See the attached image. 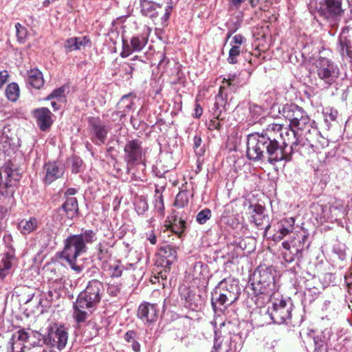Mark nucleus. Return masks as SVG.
I'll return each instance as SVG.
<instances>
[{
    "label": "nucleus",
    "instance_id": "nucleus-49",
    "mask_svg": "<svg viewBox=\"0 0 352 352\" xmlns=\"http://www.w3.org/2000/svg\"><path fill=\"white\" fill-rule=\"evenodd\" d=\"M155 208H157L159 211H162L164 210V202L162 195L156 199Z\"/></svg>",
    "mask_w": 352,
    "mask_h": 352
},
{
    "label": "nucleus",
    "instance_id": "nucleus-50",
    "mask_svg": "<svg viewBox=\"0 0 352 352\" xmlns=\"http://www.w3.org/2000/svg\"><path fill=\"white\" fill-rule=\"evenodd\" d=\"M201 138L199 136H195L193 139V146L195 149L198 148L201 144Z\"/></svg>",
    "mask_w": 352,
    "mask_h": 352
},
{
    "label": "nucleus",
    "instance_id": "nucleus-30",
    "mask_svg": "<svg viewBox=\"0 0 352 352\" xmlns=\"http://www.w3.org/2000/svg\"><path fill=\"white\" fill-rule=\"evenodd\" d=\"M137 334L134 331H129L124 334V340L131 344V347L135 352L140 351V344L137 341Z\"/></svg>",
    "mask_w": 352,
    "mask_h": 352
},
{
    "label": "nucleus",
    "instance_id": "nucleus-25",
    "mask_svg": "<svg viewBox=\"0 0 352 352\" xmlns=\"http://www.w3.org/2000/svg\"><path fill=\"white\" fill-rule=\"evenodd\" d=\"M89 43V39L86 36L73 37L67 39L65 43V48L67 52L80 50Z\"/></svg>",
    "mask_w": 352,
    "mask_h": 352
},
{
    "label": "nucleus",
    "instance_id": "nucleus-12",
    "mask_svg": "<svg viewBox=\"0 0 352 352\" xmlns=\"http://www.w3.org/2000/svg\"><path fill=\"white\" fill-rule=\"evenodd\" d=\"M149 29L146 32L133 35L129 43L126 40L122 41V50L120 53L122 58L129 56L133 52H141L148 41Z\"/></svg>",
    "mask_w": 352,
    "mask_h": 352
},
{
    "label": "nucleus",
    "instance_id": "nucleus-62",
    "mask_svg": "<svg viewBox=\"0 0 352 352\" xmlns=\"http://www.w3.org/2000/svg\"><path fill=\"white\" fill-rule=\"evenodd\" d=\"M159 275H160L161 277L163 278L162 272H159Z\"/></svg>",
    "mask_w": 352,
    "mask_h": 352
},
{
    "label": "nucleus",
    "instance_id": "nucleus-46",
    "mask_svg": "<svg viewBox=\"0 0 352 352\" xmlns=\"http://www.w3.org/2000/svg\"><path fill=\"white\" fill-rule=\"evenodd\" d=\"M345 283L347 286L348 292L350 295L352 294V272L346 273L344 275ZM352 302V298L351 299Z\"/></svg>",
    "mask_w": 352,
    "mask_h": 352
},
{
    "label": "nucleus",
    "instance_id": "nucleus-29",
    "mask_svg": "<svg viewBox=\"0 0 352 352\" xmlns=\"http://www.w3.org/2000/svg\"><path fill=\"white\" fill-rule=\"evenodd\" d=\"M314 124V122L310 120L307 115L303 116L300 120L294 124L291 128L298 133H304L307 131L309 128H311Z\"/></svg>",
    "mask_w": 352,
    "mask_h": 352
},
{
    "label": "nucleus",
    "instance_id": "nucleus-41",
    "mask_svg": "<svg viewBox=\"0 0 352 352\" xmlns=\"http://www.w3.org/2000/svg\"><path fill=\"white\" fill-rule=\"evenodd\" d=\"M292 233L287 228H283L278 225V229L276 233L274 235L273 239L274 241H281L285 236Z\"/></svg>",
    "mask_w": 352,
    "mask_h": 352
},
{
    "label": "nucleus",
    "instance_id": "nucleus-56",
    "mask_svg": "<svg viewBox=\"0 0 352 352\" xmlns=\"http://www.w3.org/2000/svg\"><path fill=\"white\" fill-rule=\"evenodd\" d=\"M260 0H250V3L252 6V7H255L258 5Z\"/></svg>",
    "mask_w": 352,
    "mask_h": 352
},
{
    "label": "nucleus",
    "instance_id": "nucleus-4",
    "mask_svg": "<svg viewBox=\"0 0 352 352\" xmlns=\"http://www.w3.org/2000/svg\"><path fill=\"white\" fill-rule=\"evenodd\" d=\"M311 208L312 213L320 223L336 221L346 213L343 201L338 199L326 204H315Z\"/></svg>",
    "mask_w": 352,
    "mask_h": 352
},
{
    "label": "nucleus",
    "instance_id": "nucleus-64",
    "mask_svg": "<svg viewBox=\"0 0 352 352\" xmlns=\"http://www.w3.org/2000/svg\"><path fill=\"white\" fill-rule=\"evenodd\" d=\"M144 205L145 206H144V208H147L146 203H144Z\"/></svg>",
    "mask_w": 352,
    "mask_h": 352
},
{
    "label": "nucleus",
    "instance_id": "nucleus-17",
    "mask_svg": "<svg viewBox=\"0 0 352 352\" xmlns=\"http://www.w3.org/2000/svg\"><path fill=\"white\" fill-rule=\"evenodd\" d=\"M43 180L45 184H50L55 180L63 177L64 168L62 165L55 162H49L43 166Z\"/></svg>",
    "mask_w": 352,
    "mask_h": 352
},
{
    "label": "nucleus",
    "instance_id": "nucleus-20",
    "mask_svg": "<svg viewBox=\"0 0 352 352\" xmlns=\"http://www.w3.org/2000/svg\"><path fill=\"white\" fill-rule=\"evenodd\" d=\"M283 115L290 122L289 126L282 125L283 127H289L292 129L291 126L297 121L300 120L303 116L307 115V113L298 105L295 104H287L285 105L283 109Z\"/></svg>",
    "mask_w": 352,
    "mask_h": 352
},
{
    "label": "nucleus",
    "instance_id": "nucleus-22",
    "mask_svg": "<svg viewBox=\"0 0 352 352\" xmlns=\"http://www.w3.org/2000/svg\"><path fill=\"white\" fill-rule=\"evenodd\" d=\"M36 123L42 131L50 128L52 124V113L47 108L37 109L34 111Z\"/></svg>",
    "mask_w": 352,
    "mask_h": 352
},
{
    "label": "nucleus",
    "instance_id": "nucleus-11",
    "mask_svg": "<svg viewBox=\"0 0 352 352\" xmlns=\"http://www.w3.org/2000/svg\"><path fill=\"white\" fill-rule=\"evenodd\" d=\"M342 0H322L316 7V12L324 19L333 21L343 12Z\"/></svg>",
    "mask_w": 352,
    "mask_h": 352
},
{
    "label": "nucleus",
    "instance_id": "nucleus-31",
    "mask_svg": "<svg viewBox=\"0 0 352 352\" xmlns=\"http://www.w3.org/2000/svg\"><path fill=\"white\" fill-rule=\"evenodd\" d=\"M6 94L7 98L12 101L15 102L19 96V88L16 83H10L8 85Z\"/></svg>",
    "mask_w": 352,
    "mask_h": 352
},
{
    "label": "nucleus",
    "instance_id": "nucleus-19",
    "mask_svg": "<svg viewBox=\"0 0 352 352\" xmlns=\"http://www.w3.org/2000/svg\"><path fill=\"white\" fill-rule=\"evenodd\" d=\"M29 334L24 329H20L14 333L10 340L7 350L8 352H23L24 343L27 342Z\"/></svg>",
    "mask_w": 352,
    "mask_h": 352
},
{
    "label": "nucleus",
    "instance_id": "nucleus-39",
    "mask_svg": "<svg viewBox=\"0 0 352 352\" xmlns=\"http://www.w3.org/2000/svg\"><path fill=\"white\" fill-rule=\"evenodd\" d=\"M16 30V36L18 41L20 43L24 42L26 36H27V30L25 27L21 25L20 23H16L15 25Z\"/></svg>",
    "mask_w": 352,
    "mask_h": 352
},
{
    "label": "nucleus",
    "instance_id": "nucleus-10",
    "mask_svg": "<svg viewBox=\"0 0 352 352\" xmlns=\"http://www.w3.org/2000/svg\"><path fill=\"white\" fill-rule=\"evenodd\" d=\"M317 75L328 86L336 82L339 76L340 71L333 62L320 58L316 61Z\"/></svg>",
    "mask_w": 352,
    "mask_h": 352
},
{
    "label": "nucleus",
    "instance_id": "nucleus-6",
    "mask_svg": "<svg viewBox=\"0 0 352 352\" xmlns=\"http://www.w3.org/2000/svg\"><path fill=\"white\" fill-rule=\"evenodd\" d=\"M104 292L102 283L98 280L89 282L86 289L77 298V306L82 308H92L99 303Z\"/></svg>",
    "mask_w": 352,
    "mask_h": 352
},
{
    "label": "nucleus",
    "instance_id": "nucleus-5",
    "mask_svg": "<svg viewBox=\"0 0 352 352\" xmlns=\"http://www.w3.org/2000/svg\"><path fill=\"white\" fill-rule=\"evenodd\" d=\"M272 303L271 307H268V314L274 323L284 324L290 321L292 318V304L285 299L280 294L270 300Z\"/></svg>",
    "mask_w": 352,
    "mask_h": 352
},
{
    "label": "nucleus",
    "instance_id": "nucleus-34",
    "mask_svg": "<svg viewBox=\"0 0 352 352\" xmlns=\"http://www.w3.org/2000/svg\"><path fill=\"white\" fill-rule=\"evenodd\" d=\"M124 267L120 262L116 261L109 267V272L112 277H120L123 272Z\"/></svg>",
    "mask_w": 352,
    "mask_h": 352
},
{
    "label": "nucleus",
    "instance_id": "nucleus-35",
    "mask_svg": "<svg viewBox=\"0 0 352 352\" xmlns=\"http://www.w3.org/2000/svg\"><path fill=\"white\" fill-rule=\"evenodd\" d=\"M74 309H75V311L74 313V316L76 320L78 323L85 322L87 317V313L82 310L85 308H82L80 307H78L77 302H76L74 305Z\"/></svg>",
    "mask_w": 352,
    "mask_h": 352
},
{
    "label": "nucleus",
    "instance_id": "nucleus-9",
    "mask_svg": "<svg viewBox=\"0 0 352 352\" xmlns=\"http://www.w3.org/2000/svg\"><path fill=\"white\" fill-rule=\"evenodd\" d=\"M141 13L153 20L161 16L162 23L169 19L171 7L166 6L163 8L159 0H140Z\"/></svg>",
    "mask_w": 352,
    "mask_h": 352
},
{
    "label": "nucleus",
    "instance_id": "nucleus-44",
    "mask_svg": "<svg viewBox=\"0 0 352 352\" xmlns=\"http://www.w3.org/2000/svg\"><path fill=\"white\" fill-rule=\"evenodd\" d=\"M107 292L112 296H117L120 293V287L115 284H109Z\"/></svg>",
    "mask_w": 352,
    "mask_h": 352
},
{
    "label": "nucleus",
    "instance_id": "nucleus-37",
    "mask_svg": "<svg viewBox=\"0 0 352 352\" xmlns=\"http://www.w3.org/2000/svg\"><path fill=\"white\" fill-rule=\"evenodd\" d=\"M211 217V211L208 208H205L200 211L196 217L197 221L200 224H204Z\"/></svg>",
    "mask_w": 352,
    "mask_h": 352
},
{
    "label": "nucleus",
    "instance_id": "nucleus-59",
    "mask_svg": "<svg viewBox=\"0 0 352 352\" xmlns=\"http://www.w3.org/2000/svg\"><path fill=\"white\" fill-rule=\"evenodd\" d=\"M3 149L2 144H1V143L0 142V157H1V155H3Z\"/></svg>",
    "mask_w": 352,
    "mask_h": 352
},
{
    "label": "nucleus",
    "instance_id": "nucleus-48",
    "mask_svg": "<svg viewBox=\"0 0 352 352\" xmlns=\"http://www.w3.org/2000/svg\"><path fill=\"white\" fill-rule=\"evenodd\" d=\"M9 77L8 72L6 70L0 72V89L6 84Z\"/></svg>",
    "mask_w": 352,
    "mask_h": 352
},
{
    "label": "nucleus",
    "instance_id": "nucleus-21",
    "mask_svg": "<svg viewBox=\"0 0 352 352\" xmlns=\"http://www.w3.org/2000/svg\"><path fill=\"white\" fill-rule=\"evenodd\" d=\"M224 296L229 298L230 302H235L239 296V288L234 280H223L215 288Z\"/></svg>",
    "mask_w": 352,
    "mask_h": 352
},
{
    "label": "nucleus",
    "instance_id": "nucleus-15",
    "mask_svg": "<svg viewBox=\"0 0 352 352\" xmlns=\"http://www.w3.org/2000/svg\"><path fill=\"white\" fill-rule=\"evenodd\" d=\"M177 259V252L170 245H166L160 248L157 253L156 265L164 269L165 272L169 270L170 265Z\"/></svg>",
    "mask_w": 352,
    "mask_h": 352
},
{
    "label": "nucleus",
    "instance_id": "nucleus-3",
    "mask_svg": "<svg viewBox=\"0 0 352 352\" xmlns=\"http://www.w3.org/2000/svg\"><path fill=\"white\" fill-rule=\"evenodd\" d=\"M254 277L252 283L254 292L252 299L258 307H262L274 296H278L280 293L276 288L274 276L269 270H260L258 275L254 274Z\"/></svg>",
    "mask_w": 352,
    "mask_h": 352
},
{
    "label": "nucleus",
    "instance_id": "nucleus-14",
    "mask_svg": "<svg viewBox=\"0 0 352 352\" xmlns=\"http://www.w3.org/2000/svg\"><path fill=\"white\" fill-rule=\"evenodd\" d=\"M67 340L68 333L63 326L51 327L45 339L52 346L56 347L58 350H62L65 348L67 343Z\"/></svg>",
    "mask_w": 352,
    "mask_h": 352
},
{
    "label": "nucleus",
    "instance_id": "nucleus-26",
    "mask_svg": "<svg viewBox=\"0 0 352 352\" xmlns=\"http://www.w3.org/2000/svg\"><path fill=\"white\" fill-rule=\"evenodd\" d=\"M38 225V221L35 217L23 219L18 224V228L23 234H28L35 231Z\"/></svg>",
    "mask_w": 352,
    "mask_h": 352
},
{
    "label": "nucleus",
    "instance_id": "nucleus-52",
    "mask_svg": "<svg viewBox=\"0 0 352 352\" xmlns=\"http://www.w3.org/2000/svg\"><path fill=\"white\" fill-rule=\"evenodd\" d=\"M202 108L199 104H195V115L197 118H199L202 114Z\"/></svg>",
    "mask_w": 352,
    "mask_h": 352
},
{
    "label": "nucleus",
    "instance_id": "nucleus-38",
    "mask_svg": "<svg viewBox=\"0 0 352 352\" xmlns=\"http://www.w3.org/2000/svg\"><path fill=\"white\" fill-rule=\"evenodd\" d=\"M242 50L230 47L228 52V62L230 64H236L238 62V57Z\"/></svg>",
    "mask_w": 352,
    "mask_h": 352
},
{
    "label": "nucleus",
    "instance_id": "nucleus-51",
    "mask_svg": "<svg viewBox=\"0 0 352 352\" xmlns=\"http://www.w3.org/2000/svg\"><path fill=\"white\" fill-rule=\"evenodd\" d=\"M147 239L152 245H155L157 242L156 236L153 231H151L147 236Z\"/></svg>",
    "mask_w": 352,
    "mask_h": 352
},
{
    "label": "nucleus",
    "instance_id": "nucleus-43",
    "mask_svg": "<svg viewBox=\"0 0 352 352\" xmlns=\"http://www.w3.org/2000/svg\"><path fill=\"white\" fill-rule=\"evenodd\" d=\"M13 258V256L10 254H6L1 262V267L3 268H6L8 270H10L12 267V259Z\"/></svg>",
    "mask_w": 352,
    "mask_h": 352
},
{
    "label": "nucleus",
    "instance_id": "nucleus-54",
    "mask_svg": "<svg viewBox=\"0 0 352 352\" xmlns=\"http://www.w3.org/2000/svg\"><path fill=\"white\" fill-rule=\"evenodd\" d=\"M219 127V122L217 121V120H214L213 122V124L212 125L210 124L209 126V129H212V128H214V129H218Z\"/></svg>",
    "mask_w": 352,
    "mask_h": 352
},
{
    "label": "nucleus",
    "instance_id": "nucleus-7",
    "mask_svg": "<svg viewBox=\"0 0 352 352\" xmlns=\"http://www.w3.org/2000/svg\"><path fill=\"white\" fill-rule=\"evenodd\" d=\"M18 175L10 163L0 168V197H13L16 186Z\"/></svg>",
    "mask_w": 352,
    "mask_h": 352
},
{
    "label": "nucleus",
    "instance_id": "nucleus-36",
    "mask_svg": "<svg viewBox=\"0 0 352 352\" xmlns=\"http://www.w3.org/2000/svg\"><path fill=\"white\" fill-rule=\"evenodd\" d=\"M341 52L344 55V53L347 54L349 58H352V44L351 41H347L346 38H340Z\"/></svg>",
    "mask_w": 352,
    "mask_h": 352
},
{
    "label": "nucleus",
    "instance_id": "nucleus-2",
    "mask_svg": "<svg viewBox=\"0 0 352 352\" xmlns=\"http://www.w3.org/2000/svg\"><path fill=\"white\" fill-rule=\"evenodd\" d=\"M96 240L95 232L91 230H85L80 234H73L64 241V248L61 252V257L65 259L70 267L79 274L82 267L76 263V258L80 254L86 252V243H92Z\"/></svg>",
    "mask_w": 352,
    "mask_h": 352
},
{
    "label": "nucleus",
    "instance_id": "nucleus-47",
    "mask_svg": "<svg viewBox=\"0 0 352 352\" xmlns=\"http://www.w3.org/2000/svg\"><path fill=\"white\" fill-rule=\"evenodd\" d=\"M250 208L252 209V215L261 216L264 212V208L260 205L251 206Z\"/></svg>",
    "mask_w": 352,
    "mask_h": 352
},
{
    "label": "nucleus",
    "instance_id": "nucleus-23",
    "mask_svg": "<svg viewBox=\"0 0 352 352\" xmlns=\"http://www.w3.org/2000/svg\"><path fill=\"white\" fill-rule=\"evenodd\" d=\"M233 302H230L229 298L224 296L221 292L214 289L212 293L211 304L215 313L218 311L223 312L225 309Z\"/></svg>",
    "mask_w": 352,
    "mask_h": 352
},
{
    "label": "nucleus",
    "instance_id": "nucleus-61",
    "mask_svg": "<svg viewBox=\"0 0 352 352\" xmlns=\"http://www.w3.org/2000/svg\"><path fill=\"white\" fill-rule=\"evenodd\" d=\"M270 224H267V225L266 226V228H265V232L268 230V229L270 228Z\"/></svg>",
    "mask_w": 352,
    "mask_h": 352
},
{
    "label": "nucleus",
    "instance_id": "nucleus-24",
    "mask_svg": "<svg viewBox=\"0 0 352 352\" xmlns=\"http://www.w3.org/2000/svg\"><path fill=\"white\" fill-rule=\"evenodd\" d=\"M28 83L35 89H40L44 85L42 72L38 69H32L28 72Z\"/></svg>",
    "mask_w": 352,
    "mask_h": 352
},
{
    "label": "nucleus",
    "instance_id": "nucleus-28",
    "mask_svg": "<svg viewBox=\"0 0 352 352\" xmlns=\"http://www.w3.org/2000/svg\"><path fill=\"white\" fill-rule=\"evenodd\" d=\"M62 210L65 212L68 218H73L78 212V202L75 197H68L62 206Z\"/></svg>",
    "mask_w": 352,
    "mask_h": 352
},
{
    "label": "nucleus",
    "instance_id": "nucleus-32",
    "mask_svg": "<svg viewBox=\"0 0 352 352\" xmlns=\"http://www.w3.org/2000/svg\"><path fill=\"white\" fill-rule=\"evenodd\" d=\"M246 42V38L241 34H235L232 37H231V40L230 41V46L232 48L239 49L240 50H243L244 44Z\"/></svg>",
    "mask_w": 352,
    "mask_h": 352
},
{
    "label": "nucleus",
    "instance_id": "nucleus-53",
    "mask_svg": "<svg viewBox=\"0 0 352 352\" xmlns=\"http://www.w3.org/2000/svg\"><path fill=\"white\" fill-rule=\"evenodd\" d=\"M245 0H231L232 6L239 8Z\"/></svg>",
    "mask_w": 352,
    "mask_h": 352
},
{
    "label": "nucleus",
    "instance_id": "nucleus-58",
    "mask_svg": "<svg viewBox=\"0 0 352 352\" xmlns=\"http://www.w3.org/2000/svg\"><path fill=\"white\" fill-rule=\"evenodd\" d=\"M218 347H219V344L218 346L214 344L213 350L211 352H218Z\"/></svg>",
    "mask_w": 352,
    "mask_h": 352
},
{
    "label": "nucleus",
    "instance_id": "nucleus-40",
    "mask_svg": "<svg viewBox=\"0 0 352 352\" xmlns=\"http://www.w3.org/2000/svg\"><path fill=\"white\" fill-rule=\"evenodd\" d=\"M295 219L294 217L285 218L278 222V225L287 228L291 232H293Z\"/></svg>",
    "mask_w": 352,
    "mask_h": 352
},
{
    "label": "nucleus",
    "instance_id": "nucleus-13",
    "mask_svg": "<svg viewBox=\"0 0 352 352\" xmlns=\"http://www.w3.org/2000/svg\"><path fill=\"white\" fill-rule=\"evenodd\" d=\"M124 159L129 170L142 160L143 150L141 142L138 140L128 141L124 148Z\"/></svg>",
    "mask_w": 352,
    "mask_h": 352
},
{
    "label": "nucleus",
    "instance_id": "nucleus-33",
    "mask_svg": "<svg viewBox=\"0 0 352 352\" xmlns=\"http://www.w3.org/2000/svg\"><path fill=\"white\" fill-rule=\"evenodd\" d=\"M188 203V192L185 190L180 191L176 196L174 205L177 208H184Z\"/></svg>",
    "mask_w": 352,
    "mask_h": 352
},
{
    "label": "nucleus",
    "instance_id": "nucleus-60",
    "mask_svg": "<svg viewBox=\"0 0 352 352\" xmlns=\"http://www.w3.org/2000/svg\"><path fill=\"white\" fill-rule=\"evenodd\" d=\"M50 3V0H45L44 2H43V5L45 6H48Z\"/></svg>",
    "mask_w": 352,
    "mask_h": 352
},
{
    "label": "nucleus",
    "instance_id": "nucleus-63",
    "mask_svg": "<svg viewBox=\"0 0 352 352\" xmlns=\"http://www.w3.org/2000/svg\"><path fill=\"white\" fill-rule=\"evenodd\" d=\"M179 223L182 225H184V222L183 221H180Z\"/></svg>",
    "mask_w": 352,
    "mask_h": 352
},
{
    "label": "nucleus",
    "instance_id": "nucleus-45",
    "mask_svg": "<svg viewBox=\"0 0 352 352\" xmlns=\"http://www.w3.org/2000/svg\"><path fill=\"white\" fill-rule=\"evenodd\" d=\"M251 217L252 221L256 224V226H262L265 221L267 222V217H266L263 214H261V216L251 215Z\"/></svg>",
    "mask_w": 352,
    "mask_h": 352
},
{
    "label": "nucleus",
    "instance_id": "nucleus-27",
    "mask_svg": "<svg viewBox=\"0 0 352 352\" xmlns=\"http://www.w3.org/2000/svg\"><path fill=\"white\" fill-rule=\"evenodd\" d=\"M233 81L234 80L230 78L228 80L224 79V81L223 82V85L220 87L219 94L216 97L215 106L217 109L226 105L224 96H226V94H224V90L227 87H235L236 83H234Z\"/></svg>",
    "mask_w": 352,
    "mask_h": 352
},
{
    "label": "nucleus",
    "instance_id": "nucleus-57",
    "mask_svg": "<svg viewBox=\"0 0 352 352\" xmlns=\"http://www.w3.org/2000/svg\"><path fill=\"white\" fill-rule=\"evenodd\" d=\"M51 104H52V107L54 108V109H55V110L58 109V107L57 106V104L56 102H52Z\"/></svg>",
    "mask_w": 352,
    "mask_h": 352
},
{
    "label": "nucleus",
    "instance_id": "nucleus-42",
    "mask_svg": "<svg viewBox=\"0 0 352 352\" xmlns=\"http://www.w3.org/2000/svg\"><path fill=\"white\" fill-rule=\"evenodd\" d=\"M65 96V89L63 87H59L50 94L46 98V100H51L56 98L58 100H61Z\"/></svg>",
    "mask_w": 352,
    "mask_h": 352
},
{
    "label": "nucleus",
    "instance_id": "nucleus-55",
    "mask_svg": "<svg viewBox=\"0 0 352 352\" xmlns=\"http://www.w3.org/2000/svg\"><path fill=\"white\" fill-rule=\"evenodd\" d=\"M76 190L74 189V188H69L67 190L66 192V195H73L76 193Z\"/></svg>",
    "mask_w": 352,
    "mask_h": 352
},
{
    "label": "nucleus",
    "instance_id": "nucleus-18",
    "mask_svg": "<svg viewBox=\"0 0 352 352\" xmlns=\"http://www.w3.org/2000/svg\"><path fill=\"white\" fill-rule=\"evenodd\" d=\"M159 309L155 304L142 303L138 310V316L144 323H151L157 320Z\"/></svg>",
    "mask_w": 352,
    "mask_h": 352
},
{
    "label": "nucleus",
    "instance_id": "nucleus-16",
    "mask_svg": "<svg viewBox=\"0 0 352 352\" xmlns=\"http://www.w3.org/2000/svg\"><path fill=\"white\" fill-rule=\"evenodd\" d=\"M89 125L93 141L98 145L103 144L106 140L109 128L99 119L94 118L89 120Z\"/></svg>",
    "mask_w": 352,
    "mask_h": 352
},
{
    "label": "nucleus",
    "instance_id": "nucleus-1",
    "mask_svg": "<svg viewBox=\"0 0 352 352\" xmlns=\"http://www.w3.org/2000/svg\"><path fill=\"white\" fill-rule=\"evenodd\" d=\"M321 135L313 126L304 132L298 133L282 124H269L262 133L250 134L247 141V156L252 160H260L266 151L267 160L271 164L285 160L289 161L290 153L294 145L310 148L313 151L318 148Z\"/></svg>",
    "mask_w": 352,
    "mask_h": 352
},
{
    "label": "nucleus",
    "instance_id": "nucleus-8",
    "mask_svg": "<svg viewBox=\"0 0 352 352\" xmlns=\"http://www.w3.org/2000/svg\"><path fill=\"white\" fill-rule=\"evenodd\" d=\"M307 239V236L305 234H296V236L282 243L284 249L282 254L286 262L292 263L296 258H302Z\"/></svg>",
    "mask_w": 352,
    "mask_h": 352
}]
</instances>
